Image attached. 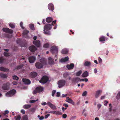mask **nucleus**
<instances>
[{
  "label": "nucleus",
  "mask_w": 120,
  "mask_h": 120,
  "mask_svg": "<svg viewBox=\"0 0 120 120\" xmlns=\"http://www.w3.org/2000/svg\"><path fill=\"white\" fill-rule=\"evenodd\" d=\"M52 28L51 25L48 24H47L45 25L44 27V33L46 34H48V33L46 31H48L50 30Z\"/></svg>",
  "instance_id": "f257e3e1"
},
{
  "label": "nucleus",
  "mask_w": 120,
  "mask_h": 120,
  "mask_svg": "<svg viewBox=\"0 0 120 120\" xmlns=\"http://www.w3.org/2000/svg\"><path fill=\"white\" fill-rule=\"evenodd\" d=\"M49 80V78L46 76H43L41 79L39 81L40 82L42 83L45 84Z\"/></svg>",
  "instance_id": "f03ea898"
},
{
  "label": "nucleus",
  "mask_w": 120,
  "mask_h": 120,
  "mask_svg": "<svg viewBox=\"0 0 120 120\" xmlns=\"http://www.w3.org/2000/svg\"><path fill=\"white\" fill-rule=\"evenodd\" d=\"M58 48L56 46H52L51 48L50 51L52 54H57L58 53Z\"/></svg>",
  "instance_id": "7ed1b4c3"
},
{
  "label": "nucleus",
  "mask_w": 120,
  "mask_h": 120,
  "mask_svg": "<svg viewBox=\"0 0 120 120\" xmlns=\"http://www.w3.org/2000/svg\"><path fill=\"white\" fill-rule=\"evenodd\" d=\"M16 91V90L14 89L6 93V95L7 97H11L15 94Z\"/></svg>",
  "instance_id": "20e7f679"
},
{
  "label": "nucleus",
  "mask_w": 120,
  "mask_h": 120,
  "mask_svg": "<svg viewBox=\"0 0 120 120\" xmlns=\"http://www.w3.org/2000/svg\"><path fill=\"white\" fill-rule=\"evenodd\" d=\"M65 81L64 80L62 79L59 80L58 83V87L59 88L62 87L65 85Z\"/></svg>",
  "instance_id": "39448f33"
},
{
  "label": "nucleus",
  "mask_w": 120,
  "mask_h": 120,
  "mask_svg": "<svg viewBox=\"0 0 120 120\" xmlns=\"http://www.w3.org/2000/svg\"><path fill=\"white\" fill-rule=\"evenodd\" d=\"M10 83L9 82L4 83L3 85L2 88L4 90H8L10 88Z\"/></svg>",
  "instance_id": "423d86ee"
},
{
  "label": "nucleus",
  "mask_w": 120,
  "mask_h": 120,
  "mask_svg": "<svg viewBox=\"0 0 120 120\" xmlns=\"http://www.w3.org/2000/svg\"><path fill=\"white\" fill-rule=\"evenodd\" d=\"M2 30L3 31L10 34H12L13 32V31L12 30L8 28H3Z\"/></svg>",
  "instance_id": "0eeeda50"
},
{
  "label": "nucleus",
  "mask_w": 120,
  "mask_h": 120,
  "mask_svg": "<svg viewBox=\"0 0 120 120\" xmlns=\"http://www.w3.org/2000/svg\"><path fill=\"white\" fill-rule=\"evenodd\" d=\"M33 44L37 47H39L41 46L40 41L38 40L34 41L33 42Z\"/></svg>",
  "instance_id": "6e6552de"
},
{
  "label": "nucleus",
  "mask_w": 120,
  "mask_h": 120,
  "mask_svg": "<svg viewBox=\"0 0 120 120\" xmlns=\"http://www.w3.org/2000/svg\"><path fill=\"white\" fill-rule=\"evenodd\" d=\"M29 49V50L31 52H34L37 50V48L34 46L32 45L30 46Z\"/></svg>",
  "instance_id": "1a4fd4ad"
},
{
  "label": "nucleus",
  "mask_w": 120,
  "mask_h": 120,
  "mask_svg": "<svg viewBox=\"0 0 120 120\" xmlns=\"http://www.w3.org/2000/svg\"><path fill=\"white\" fill-rule=\"evenodd\" d=\"M29 62L30 63H33L35 61L36 57L34 56L30 57L28 59Z\"/></svg>",
  "instance_id": "9d476101"
},
{
  "label": "nucleus",
  "mask_w": 120,
  "mask_h": 120,
  "mask_svg": "<svg viewBox=\"0 0 120 120\" xmlns=\"http://www.w3.org/2000/svg\"><path fill=\"white\" fill-rule=\"evenodd\" d=\"M35 66L38 69H40L43 67V65L42 64L40 63L37 62L36 63Z\"/></svg>",
  "instance_id": "9b49d317"
},
{
  "label": "nucleus",
  "mask_w": 120,
  "mask_h": 120,
  "mask_svg": "<svg viewBox=\"0 0 120 120\" xmlns=\"http://www.w3.org/2000/svg\"><path fill=\"white\" fill-rule=\"evenodd\" d=\"M65 101L73 105L75 104V103L73 100L70 98L68 97H67L66 98V99L65 100Z\"/></svg>",
  "instance_id": "f8f14e48"
},
{
  "label": "nucleus",
  "mask_w": 120,
  "mask_h": 120,
  "mask_svg": "<svg viewBox=\"0 0 120 120\" xmlns=\"http://www.w3.org/2000/svg\"><path fill=\"white\" fill-rule=\"evenodd\" d=\"M22 81L25 84H29L31 83L30 81L27 79H22Z\"/></svg>",
  "instance_id": "ddd939ff"
},
{
  "label": "nucleus",
  "mask_w": 120,
  "mask_h": 120,
  "mask_svg": "<svg viewBox=\"0 0 120 120\" xmlns=\"http://www.w3.org/2000/svg\"><path fill=\"white\" fill-rule=\"evenodd\" d=\"M74 67V64L73 63H71L70 65L68 64L66 66L68 70H71L73 69Z\"/></svg>",
  "instance_id": "4468645a"
},
{
  "label": "nucleus",
  "mask_w": 120,
  "mask_h": 120,
  "mask_svg": "<svg viewBox=\"0 0 120 120\" xmlns=\"http://www.w3.org/2000/svg\"><path fill=\"white\" fill-rule=\"evenodd\" d=\"M37 75V73L35 72H32L30 73V76L32 78H34Z\"/></svg>",
  "instance_id": "2eb2a0df"
},
{
  "label": "nucleus",
  "mask_w": 120,
  "mask_h": 120,
  "mask_svg": "<svg viewBox=\"0 0 120 120\" xmlns=\"http://www.w3.org/2000/svg\"><path fill=\"white\" fill-rule=\"evenodd\" d=\"M102 92V91L101 90H98L96 91L95 95V98H98Z\"/></svg>",
  "instance_id": "dca6fc26"
},
{
  "label": "nucleus",
  "mask_w": 120,
  "mask_h": 120,
  "mask_svg": "<svg viewBox=\"0 0 120 120\" xmlns=\"http://www.w3.org/2000/svg\"><path fill=\"white\" fill-rule=\"evenodd\" d=\"M49 9L50 10L53 11L54 9V8L53 4L52 3H50L48 5V6Z\"/></svg>",
  "instance_id": "f3484780"
},
{
  "label": "nucleus",
  "mask_w": 120,
  "mask_h": 120,
  "mask_svg": "<svg viewBox=\"0 0 120 120\" xmlns=\"http://www.w3.org/2000/svg\"><path fill=\"white\" fill-rule=\"evenodd\" d=\"M47 105L52 109H55L56 108V107L50 102H48Z\"/></svg>",
  "instance_id": "a211bd4d"
},
{
  "label": "nucleus",
  "mask_w": 120,
  "mask_h": 120,
  "mask_svg": "<svg viewBox=\"0 0 120 120\" xmlns=\"http://www.w3.org/2000/svg\"><path fill=\"white\" fill-rule=\"evenodd\" d=\"M80 78L77 77L73 78L72 79V83H76L79 81Z\"/></svg>",
  "instance_id": "6ab92c4d"
},
{
  "label": "nucleus",
  "mask_w": 120,
  "mask_h": 120,
  "mask_svg": "<svg viewBox=\"0 0 120 120\" xmlns=\"http://www.w3.org/2000/svg\"><path fill=\"white\" fill-rule=\"evenodd\" d=\"M48 59L49 60V64L51 65L54 64V60L52 59V58L51 57H49L48 58Z\"/></svg>",
  "instance_id": "aec40b11"
},
{
  "label": "nucleus",
  "mask_w": 120,
  "mask_h": 120,
  "mask_svg": "<svg viewBox=\"0 0 120 120\" xmlns=\"http://www.w3.org/2000/svg\"><path fill=\"white\" fill-rule=\"evenodd\" d=\"M63 77L65 78H68L69 80H70L71 77L69 76V74L68 73L66 72L64 73L63 75Z\"/></svg>",
  "instance_id": "412c9836"
},
{
  "label": "nucleus",
  "mask_w": 120,
  "mask_h": 120,
  "mask_svg": "<svg viewBox=\"0 0 120 120\" xmlns=\"http://www.w3.org/2000/svg\"><path fill=\"white\" fill-rule=\"evenodd\" d=\"M69 58L68 56L60 60V61L61 62H65L69 60Z\"/></svg>",
  "instance_id": "4be33fe9"
},
{
  "label": "nucleus",
  "mask_w": 120,
  "mask_h": 120,
  "mask_svg": "<svg viewBox=\"0 0 120 120\" xmlns=\"http://www.w3.org/2000/svg\"><path fill=\"white\" fill-rule=\"evenodd\" d=\"M36 90H37L38 92H41L42 91L44 88L42 87H38L36 88Z\"/></svg>",
  "instance_id": "5701e85b"
},
{
  "label": "nucleus",
  "mask_w": 120,
  "mask_h": 120,
  "mask_svg": "<svg viewBox=\"0 0 120 120\" xmlns=\"http://www.w3.org/2000/svg\"><path fill=\"white\" fill-rule=\"evenodd\" d=\"M107 38L103 36L100 38L99 40L101 42H102L107 40Z\"/></svg>",
  "instance_id": "b1692460"
},
{
  "label": "nucleus",
  "mask_w": 120,
  "mask_h": 120,
  "mask_svg": "<svg viewBox=\"0 0 120 120\" xmlns=\"http://www.w3.org/2000/svg\"><path fill=\"white\" fill-rule=\"evenodd\" d=\"M52 20V18L51 17H48L46 19V21L48 23L51 22Z\"/></svg>",
  "instance_id": "393cba45"
},
{
  "label": "nucleus",
  "mask_w": 120,
  "mask_h": 120,
  "mask_svg": "<svg viewBox=\"0 0 120 120\" xmlns=\"http://www.w3.org/2000/svg\"><path fill=\"white\" fill-rule=\"evenodd\" d=\"M0 70L2 71L6 72H8L9 71L8 69L2 67H1L0 68Z\"/></svg>",
  "instance_id": "a878e982"
},
{
  "label": "nucleus",
  "mask_w": 120,
  "mask_h": 120,
  "mask_svg": "<svg viewBox=\"0 0 120 120\" xmlns=\"http://www.w3.org/2000/svg\"><path fill=\"white\" fill-rule=\"evenodd\" d=\"M68 52V51L66 49H63L61 51V52L62 54H65L67 53Z\"/></svg>",
  "instance_id": "bb28decb"
},
{
  "label": "nucleus",
  "mask_w": 120,
  "mask_h": 120,
  "mask_svg": "<svg viewBox=\"0 0 120 120\" xmlns=\"http://www.w3.org/2000/svg\"><path fill=\"white\" fill-rule=\"evenodd\" d=\"M91 64L90 62L87 61H86L84 64V65L85 66H90Z\"/></svg>",
  "instance_id": "cd10ccee"
},
{
  "label": "nucleus",
  "mask_w": 120,
  "mask_h": 120,
  "mask_svg": "<svg viewBox=\"0 0 120 120\" xmlns=\"http://www.w3.org/2000/svg\"><path fill=\"white\" fill-rule=\"evenodd\" d=\"M89 75V74L87 71H85L82 74V76L83 77H85Z\"/></svg>",
  "instance_id": "c85d7f7f"
},
{
  "label": "nucleus",
  "mask_w": 120,
  "mask_h": 120,
  "mask_svg": "<svg viewBox=\"0 0 120 120\" xmlns=\"http://www.w3.org/2000/svg\"><path fill=\"white\" fill-rule=\"evenodd\" d=\"M0 76L3 78H7V76L6 75L2 73L0 74Z\"/></svg>",
  "instance_id": "c756f323"
},
{
  "label": "nucleus",
  "mask_w": 120,
  "mask_h": 120,
  "mask_svg": "<svg viewBox=\"0 0 120 120\" xmlns=\"http://www.w3.org/2000/svg\"><path fill=\"white\" fill-rule=\"evenodd\" d=\"M29 31L27 30H24L22 33L23 35H27L29 33Z\"/></svg>",
  "instance_id": "7c9ffc66"
},
{
  "label": "nucleus",
  "mask_w": 120,
  "mask_h": 120,
  "mask_svg": "<svg viewBox=\"0 0 120 120\" xmlns=\"http://www.w3.org/2000/svg\"><path fill=\"white\" fill-rule=\"evenodd\" d=\"M31 107L30 105H26L23 106V108L26 109H28Z\"/></svg>",
  "instance_id": "2f4dec72"
},
{
  "label": "nucleus",
  "mask_w": 120,
  "mask_h": 120,
  "mask_svg": "<svg viewBox=\"0 0 120 120\" xmlns=\"http://www.w3.org/2000/svg\"><path fill=\"white\" fill-rule=\"evenodd\" d=\"M40 61L44 64H46V62L44 59H41L40 60Z\"/></svg>",
  "instance_id": "473e14b6"
},
{
  "label": "nucleus",
  "mask_w": 120,
  "mask_h": 120,
  "mask_svg": "<svg viewBox=\"0 0 120 120\" xmlns=\"http://www.w3.org/2000/svg\"><path fill=\"white\" fill-rule=\"evenodd\" d=\"M13 79L14 80H18L19 79V78L16 75H14L12 76Z\"/></svg>",
  "instance_id": "72a5a7b5"
},
{
  "label": "nucleus",
  "mask_w": 120,
  "mask_h": 120,
  "mask_svg": "<svg viewBox=\"0 0 120 120\" xmlns=\"http://www.w3.org/2000/svg\"><path fill=\"white\" fill-rule=\"evenodd\" d=\"M82 72V71L80 70L79 71L77 72L76 74V75L77 76H79L81 74Z\"/></svg>",
  "instance_id": "f704fd0d"
},
{
  "label": "nucleus",
  "mask_w": 120,
  "mask_h": 120,
  "mask_svg": "<svg viewBox=\"0 0 120 120\" xmlns=\"http://www.w3.org/2000/svg\"><path fill=\"white\" fill-rule=\"evenodd\" d=\"M29 27L32 30H34V25L33 24H30L29 25Z\"/></svg>",
  "instance_id": "c9c22d12"
},
{
  "label": "nucleus",
  "mask_w": 120,
  "mask_h": 120,
  "mask_svg": "<svg viewBox=\"0 0 120 120\" xmlns=\"http://www.w3.org/2000/svg\"><path fill=\"white\" fill-rule=\"evenodd\" d=\"M116 98L117 100L120 99V91H119L117 94L116 96Z\"/></svg>",
  "instance_id": "e433bc0d"
},
{
  "label": "nucleus",
  "mask_w": 120,
  "mask_h": 120,
  "mask_svg": "<svg viewBox=\"0 0 120 120\" xmlns=\"http://www.w3.org/2000/svg\"><path fill=\"white\" fill-rule=\"evenodd\" d=\"M9 25L12 28H14L15 27V25L14 24L10 23L9 24Z\"/></svg>",
  "instance_id": "4c0bfd02"
},
{
  "label": "nucleus",
  "mask_w": 120,
  "mask_h": 120,
  "mask_svg": "<svg viewBox=\"0 0 120 120\" xmlns=\"http://www.w3.org/2000/svg\"><path fill=\"white\" fill-rule=\"evenodd\" d=\"M79 81H85L86 82H87L88 81V79L87 78H85L84 79H79Z\"/></svg>",
  "instance_id": "58836bf2"
},
{
  "label": "nucleus",
  "mask_w": 120,
  "mask_h": 120,
  "mask_svg": "<svg viewBox=\"0 0 120 120\" xmlns=\"http://www.w3.org/2000/svg\"><path fill=\"white\" fill-rule=\"evenodd\" d=\"M4 59L3 57H0V63H3L4 60Z\"/></svg>",
  "instance_id": "ea45409f"
},
{
  "label": "nucleus",
  "mask_w": 120,
  "mask_h": 120,
  "mask_svg": "<svg viewBox=\"0 0 120 120\" xmlns=\"http://www.w3.org/2000/svg\"><path fill=\"white\" fill-rule=\"evenodd\" d=\"M38 117L39 118V119L40 120H42L44 119V117L43 116H40L39 115H38Z\"/></svg>",
  "instance_id": "a19ab883"
},
{
  "label": "nucleus",
  "mask_w": 120,
  "mask_h": 120,
  "mask_svg": "<svg viewBox=\"0 0 120 120\" xmlns=\"http://www.w3.org/2000/svg\"><path fill=\"white\" fill-rule=\"evenodd\" d=\"M4 55L5 56H10L9 53L6 52H4Z\"/></svg>",
  "instance_id": "79ce46f5"
},
{
  "label": "nucleus",
  "mask_w": 120,
  "mask_h": 120,
  "mask_svg": "<svg viewBox=\"0 0 120 120\" xmlns=\"http://www.w3.org/2000/svg\"><path fill=\"white\" fill-rule=\"evenodd\" d=\"M49 44L48 43H46L44 44L43 47L45 48H47L49 47Z\"/></svg>",
  "instance_id": "37998d69"
},
{
  "label": "nucleus",
  "mask_w": 120,
  "mask_h": 120,
  "mask_svg": "<svg viewBox=\"0 0 120 120\" xmlns=\"http://www.w3.org/2000/svg\"><path fill=\"white\" fill-rule=\"evenodd\" d=\"M36 110V109L35 108H31L30 109V111L31 112H32L34 113Z\"/></svg>",
  "instance_id": "c03bdc74"
},
{
  "label": "nucleus",
  "mask_w": 120,
  "mask_h": 120,
  "mask_svg": "<svg viewBox=\"0 0 120 120\" xmlns=\"http://www.w3.org/2000/svg\"><path fill=\"white\" fill-rule=\"evenodd\" d=\"M23 67V65H19L17 67V69L19 70V69Z\"/></svg>",
  "instance_id": "a18cd8bd"
},
{
  "label": "nucleus",
  "mask_w": 120,
  "mask_h": 120,
  "mask_svg": "<svg viewBox=\"0 0 120 120\" xmlns=\"http://www.w3.org/2000/svg\"><path fill=\"white\" fill-rule=\"evenodd\" d=\"M9 112L8 110H5L4 111V113H3L2 114V115H6L7 114H8Z\"/></svg>",
  "instance_id": "49530a36"
},
{
  "label": "nucleus",
  "mask_w": 120,
  "mask_h": 120,
  "mask_svg": "<svg viewBox=\"0 0 120 120\" xmlns=\"http://www.w3.org/2000/svg\"><path fill=\"white\" fill-rule=\"evenodd\" d=\"M56 92V91L55 90H53L52 91V96L54 97V96Z\"/></svg>",
  "instance_id": "de8ad7c7"
},
{
  "label": "nucleus",
  "mask_w": 120,
  "mask_h": 120,
  "mask_svg": "<svg viewBox=\"0 0 120 120\" xmlns=\"http://www.w3.org/2000/svg\"><path fill=\"white\" fill-rule=\"evenodd\" d=\"M22 120H28V118L27 116L25 115L24 116Z\"/></svg>",
  "instance_id": "09e8293b"
},
{
  "label": "nucleus",
  "mask_w": 120,
  "mask_h": 120,
  "mask_svg": "<svg viewBox=\"0 0 120 120\" xmlns=\"http://www.w3.org/2000/svg\"><path fill=\"white\" fill-rule=\"evenodd\" d=\"M87 94V92L86 91H85L82 94V96H86Z\"/></svg>",
  "instance_id": "8fccbe9b"
},
{
  "label": "nucleus",
  "mask_w": 120,
  "mask_h": 120,
  "mask_svg": "<svg viewBox=\"0 0 120 120\" xmlns=\"http://www.w3.org/2000/svg\"><path fill=\"white\" fill-rule=\"evenodd\" d=\"M55 114H57V115H60L62 114V113L60 112V111H56V112H55Z\"/></svg>",
  "instance_id": "3c124183"
},
{
  "label": "nucleus",
  "mask_w": 120,
  "mask_h": 120,
  "mask_svg": "<svg viewBox=\"0 0 120 120\" xmlns=\"http://www.w3.org/2000/svg\"><path fill=\"white\" fill-rule=\"evenodd\" d=\"M21 119V116L19 115L16 118L15 120H20Z\"/></svg>",
  "instance_id": "603ef678"
},
{
  "label": "nucleus",
  "mask_w": 120,
  "mask_h": 120,
  "mask_svg": "<svg viewBox=\"0 0 120 120\" xmlns=\"http://www.w3.org/2000/svg\"><path fill=\"white\" fill-rule=\"evenodd\" d=\"M20 26L22 29H24V27L23 26V23L21 22L20 23Z\"/></svg>",
  "instance_id": "864d4df0"
},
{
  "label": "nucleus",
  "mask_w": 120,
  "mask_h": 120,
  "mask_svg": "<svg viewBox=\"0 0 120 120\" xmlns=\"http://www.w3.org/2000/svg\"><path fill=\"white\" fill-rule=\"evenodd\" d=\"M56 112V111H51L50 112H48L49 113L55 114V113Z\"/></svg>",
  "instance_id": "5fc2aeb1"
},
{
  "label": "nucleus",
  "mask_w": 120,
  "mask_h": 120,
  "mask_svg": "<svg viewBox=\"0 0 120 120\" xmlns=\"http://www.w3.org/2000/svg\"><path fill=\"white\" fill-rule=\"evenodd\" d=\"M37 100H30V102L31 103H33L35 102Z\"/></svg>",
  "instance_id": "6e6d98bb"
},
{
  "label": "nucleus",
  "mask_w": 120,
  "mask_h": 120,
  "mask_svg": "<svg viewBox=\"0 0 120 120\" xmlns=\"http://www.w3.org/2000/svg\"><path fill=\"white\" fill-rule=\"evenodd\" d=\"M37 93H39L38 92V91H37V90H36V88L35 90H34L33 91V93L34 94H35Z\"/></svg>",
  "instance_id": "4d7b16f0"
},
{
  "label": "nucleus",
  "mask_w": 120,
  "mask_h": 120,
  "mask_svg": "<svg viewBox=\"0 0 120 120\" xmlns=\"http://www.w3.org/2000/svg\"><path fill=\"white\" fill-rule=\"evenodd\" d=\"M67 117V115L66 114H64L63 115V117L64 118H65Z\"/></svg>",
  "instance_id": "13d9d810"
},
{
  "label": "nucleus",
  "mask_w": 120,
  "mask_h": 120,
  "mask_svg": "<svg viewBox=\"0 0 120 120\" xmlns=\"http://www.w3.org/2000/svg\"><path fill=\"white\" fill-rule=\"evenodd\" d=\"M60 93L59 92H57L56 93V96L57 97H59L60 96Z\"/></svg>",
  "instance_id": "bf43d9fd"
},
{
  "label": "nucleus",
  "mask_w": 120,
  "mask_h": 120,
  "mask_svg": "<svg viewBox=\"0 0 120 120\" xmlns=\"http://www.w3.org/2000/svg\"><path fill=\"white\" fill-rule=\"evenodd\" d=\"M17 82L15 81H13L12 82V84L14 85H17Z\"/></svg>",
  "instance_id": "052dcab7"
},
{
  "label": "nucleus",
  "mask_w": 120,
  "mask_h": 120,
  "mask_svg": "<svg viewBox=\"0 0 120 120\" xmlns=\"http://www.w3.org/2000/svg\"><path fill=\"white\" fill-rule=\"evenodd\" d=\"M101 104H99L98 105H97V107L98 109H99L100 108H101Z\"/></svg>",
  "instance_id": "680f3d73"
},
{
  "label": "nucleus",
  "mask_w": 120,
  "mask_h": 120,
  "mask_svg": "<svg viewBox=\"0 0 120 120\" xmlns=\"http://www.w3.org/2000/svg\"><path fill=\"white\" fill-rule=\"evenodd\" d=\"M99 62V63H101L102 62V60L101 59L100 57H99L98 58Z\"/></svg>",
  "instance_id": "e2e57ef3"
},
{
  "label": "nucleus",
  "mask_w": 120,
  "mask_h": 120,
  "mask_svg": "<svg viewBox=\"0 0 120 120\" xmlns=\"http://www.w3.org/2000/svg\"><path fill=\"white\" fill-rule=\"evenodd\" d=\"M56 20H55L54 21L52 22V25H54V24H55L56 23Z\"/></svg>",
  "instance_id": "0e129e2a"
},
{
  "label": "nucleus",
  "mask_w": 120,
  "mask_h": 120,
  "mask_svg": "<svg viewBox=\"0 0 120 120\" xmlns=\"http://www.w3.org/2000/svg\"><path fill=\"white\" fill-rule=\"evenodd\" d=\"M21 112L22 113V114H25V110L23 109H22L21 110Z\"/></svg>",
  "instance_id": "69168bd1"
},
{
  "label": "nucleus",
  "mask_w": 120,
  "mask_h": 120,
  "mask_svg": "<svg viewBox=\"0 0 120 120\" xmlns=\"http://www.w3.org/2000/svg\"><path fill=\"white\" fill-rule=\"evenodd\" d=\"M50 115L49 114H48L45 115V119L47 118Z\"/></svg>",
  "instance_id": "338daca9"
},
{
  "label": "nucleus",
  "mask_w": 120,
  "mask_h": 120,
  "mask_svg": "<svg viewBox=\"0 0 120 120\" xmlns=\"http://www.w3.org/2000/svg\"><path fill=\"white\" fill-rule=\"evenodd\" d=\"M63 105L66 108L68 107V105L65 103Z\"/></svg>",
  "instance_id": "774afa93"
}]
</instances>
